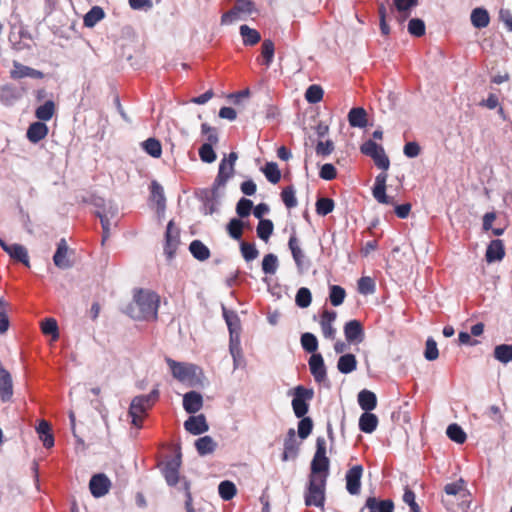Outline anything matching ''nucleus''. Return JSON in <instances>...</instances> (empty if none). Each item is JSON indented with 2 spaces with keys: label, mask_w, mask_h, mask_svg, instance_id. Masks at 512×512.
Listing matches in <instances>:
<instances>
[{
  "label": "nucleus",
  "mask_w": 512,
  "mask_h": 512,
  "mask_svg": "<svg viewBox=\"0 0 512 512\" xmlns=\"http://www.w3.org/2000/svg\"><path fill=\"white\" fill-rule=\"evenodd\" d=\"M160 297L156 292L139 289L128 306V314L138 321H155L158 318Z\"/></svg>",
  "instance_id": "obj_1"
},
{
  "label": "nucleus",
  "mask_w": 512,
  "mask_h": 512,
  "mask_svg": "<svg viewBox=\"0 0 512 512\" xmlns=\"http://www.w3.org/2000/svg\"><path fill=\"white\" fill-rule=\"evenodd\" d=\"M330 460L326 456V441L323 437L316 439V451L311 461L310 477L325 476L327 480L329 475Z\"/></svg>",
  "instance_id": "obj_2"
},
{
  "label": "nucleus",
  "mask_w": 512,
  "mask_h": 512,
  "mask_svg": "<svg viewBox=\"0 0 512 512\" xmlns=\"http://www.w3.org/2000/svg\"><path fill=\"white\" fill-rule=\"evenodd\" d=\"M325 476L310 477L307 484V489L304 495L305 505L323 507L325 503V489H326Z\"/></svg>",
  "instance_id": "obj_3"
},
{
  "label": "nucleus",
  "mask_w": 512,
  "mask_h": 512,
  "mask_svg": "<svg viewBox=\"0 0 512 512\" xmlns=\"http://www.w3.org/2000/svg\"><path fill=\"white\" fill-rule=\"evenodd\" d=\"M201 133L207 135V142L203 143L199 148V157L202 162L211 164L213 163L217 155L213 149V145L219 142V136L216 128L210 126L208 123L201 125Z\"/></svg>",
  "instance_id": "obj_4"
},
{
  "label": "nucleus",
  "mask_w": 512,
  "mask_h": 512,
  "mask_svg": "<svg viewBox=\"0 0 512 512\" xmlns=\"http://www.w3.org/2000/svg\"><path fill=\"white\" fill-rule=\"evenodd\" d=\"M293 399L291 401L294 415L297 418L306 417L305 415L309 411V401L314 397V390L312 388H306L303 385L296 386L293 391Z\"/></svg>",
  "instance_id": "obj_5"
},
{
  "label": "nucleus",
  "mask_w": 512,
  "mask_h": 512,
  "mask_svg": "<svg viewBox=\"0 0 512 512\" xmlns=\"http://www.w3.org/2000/svg\"><path fill=\"white\" fill-rule=\"evenodd\" d=\"M181 464V453H178L173 458L166 461L161 469L167 485L170 487H177L179 491H182V480L187 479L185 476L180 477L179 475Z\"/></svg>",
  "instance_id": "obj_6"
},
{
  "label": "nucleus",
  "mask_w": 512,
  "mask_h": 512,
  "mask_svg": "<svg viewBox=\"0 0 512 512\" xmlns=\"http://www.w3.org/2000/svg\"><path fill=\"white\" fill-rule=\"evenodd\" d=\"M360 151L362 154L372 158L375 165L379 169H382L383 171L389 169L390 160L386 155L384 148L381 145L377 144L375 141L371 139L365 141L360 146Z\"/></svg>",
  "instance_id": "obj_7"
},
{
  "label": "nucleus",
  "mask_w": 512,
  "mask_h": 512,
  "mask_svg": "<svg viewBox=\"0 0 512 512\" xmlns=\"http://www.w3.org/2000/svg\"><path fill=\"white\" fill-rule=\"evenodd\" d=\"M153 402L148 400L145 395L135 396L129 407L128 414L132 419V424L140 428L142 426V419L146 412L153 406Z\"/></svg>",
  "instance_id": "obj_8"
},
{
  "label": "nucleus",
  "mask_w": 512,
  "mask_h": 512,
  "mask_svg": "<svg viewBox=\"0 0 512 512\" xmlns=\"http://www.w3.org/2000/svg\"><path fill=\"white\" fill-rule=\"evenodd\" d=\"M288 247L295 262L299 274L307 272L311 267V261L301 249L299 240L295 233L291 234L288 241Z\"/></svg>",
  "instance_id": "obj_9"
},
{
  "label": "nucleus",
  "mask_w": 512,
  "mask_h": 512,
  "mask_svg": "<svg viewBox=\"0 0 512 512\" xmlns=\"http://www.w3.org/2000/svg\"><path fill=\"white\" fill-rule=\"evenodd\" d=\"M180 244V231L174 226L173 220H170L166 227L164 254L168 260H172Z\"/></svg>",
  "instance_id": "obj_10"
},
{
  "label": "nucleus",
  "mask_w": 512,
  "mask_h": 512,
  "mask_svg": "<svg viewBox=\"0 0 512 512\" xmlns=\"http://www.w3.org/2000/svg\"><path fill=\"white\" fill-rule=\"evenodd\" d=\"M299 446L300 442L296 438V431L293 428L288 429L283 443L282 461L296 459L299 455Z\"/></svg>",
  "instance_id": "obj_11"
},
{
  "label": "nucleus",
  "mask_w": 512,
  "mask_h": 512,
  "mask_svg": "<svg viewBox=\"0 0 512 512\" xmlns=\"http://www.w3.org/2000/svg\"><path fill=\"white\" fill-rule=\"evenodd\" d=\"M111 487L110 479L104 473H98L91 477L89 489L93 497L100 498L105 496Z\"/></svg>",
  "instance_id": "obj_12"
},
{
  "label": "nucleus",
  "mask_w": 512,
  "mask_h": 512,
  "mask_svg": "<svg viewBox=\"0 0 512 512\" xmlns=\"http://www.w3.org/2000/svg\"><path fill=\"white\" fill-rule=\"evenodd\" d=\"M363 474V466L355 465L351 467L345 475L346 489L351 495H358L361 490V478Z\"/></svg>",
  "instance_id": "obj_13"
},
{
  "label": "nucleus",
  "mask_w": 512,
  "mask_h": 512,
  "mask_svg": "<svg viewBox=\"0 0 512 512\" xmlns=\"http://www.w3.org/2000/svg\"><path fill=\"white\" fill-rule=\"evenodd\" d=\"M167 364L171 369V373L173 377L180 381H184L195 375V371L197 370V366L194 364H185L181 362H177L171 358L166 359Z\"/></svg>",
  "instance_id": "obj_14"
},
{
  "label": "nucleus",
  "mask_w": 512,
  "mask_h": 512,
  "mask_svg": "<svg viewBox=\"0 0 512 512\" xmlns=\"http://www.w3.org/2000/svg\"><path fill=\"white\" fill-rule=\"evenodd\" d=\"M343 330L348 343L359 344L364 340L365 333L359 320L353 319L346 322Z\"/></svg>",
  "instance_id": "obj_15"
},
{
  "label": "nucleus",
  "mask_w": 512,
  "mask_h": 512,
  "mask_svg": "<svg viewBox=\"0 0 512 512\" xmlns=\"http://www.w3.org/2000/svg\"><path fill=\"white\" fill-rule=\"evenodd\" d=\"M309 369L317 383L327 380V369L322 355L312 354L308 360Z\"/></svg>",
  "instance_id": "obj_16"
},
{
  "label": "nucleus",
  "mask_w": 512,
  "mask_h": 512,
  "mask_svg": "<svg viewBox=\"0 0 512 512\" xmlns=\"http://www.w3.org/2000/svg\"><path fill=\"white\" fill-rule=\"evenodd\" d=\"M184 428L192 435H201L209 430L204 414L192 415L184 422Z\"/></svg>",
  "instance_id": "obj_17"
},
{
  "label": "nucleus",
  "mask_w": 512,
  "mask_h": 512,
  "mask_svg": "<svg viewBox=\"0 0 512 512\" xmlns=\"http://www.w3.org/2000/svg\"><path fill=\"white\" fill-rule=\"evenodd\" d=\"M10 76L12 79H22L25 77L33 79H42L44 78V73L40 70L34 69L32 67L23 65L17 61H14L13 69L10 71Z\"/></svg>",
  "instance_id": "obj_18"
},
{
  "label": "nucleus",
  "mask_w": 512,
  "mask_h": 512,
  "mask_svg": "<svg viewBox=\"0 0 512 512\" xmlns=\"http://www.w3.org/2000/svg\"><path fill=\"white\" fill-rule=\"evenodd\" d=\"M68 245L64 238L60 239L53 255V262L59 269L65 270L72 267V262L67 257Z\"/></svg>",
  "instance_id": "obj_19"
},
{
  "label": "nucleus",
  "mask_w": 512,
  "mask_h": 512,
  "mask_svg": "<svg viewBox=\"0 0 512 512\" xmlns=\"http://www.w3.org/2000/svg\"><path fill=\"white\" fill-rule=\"evenodd\" d=\"M198 197L200 201L203 203V212L206 215H211L217 211V192L215 189H202Z\"/></svg>",
  "instance_id": "obj_20"
},
{
  "label": "nucleus",
  "mask_w": 512,
  "mask_h": 512,
  "mask_svg": "<svg viewBox=\"0 0 512 512\" xmlns=\"http://www.w3.org/2000/svg\"><path fill=\"white\" fill-rule=\"evenodd\" d=\"M203 407V397L197 391H189L183 396V408L189 414H195Z\"/></svg>",
  "instance_id": "obj_21"
},
{
  "label": "nucleus",
  "mask_w": 512,
  "mask_h": 512,
  "mask_svg": "<svg viewBox=\"0 0 512 512\" xmlns=\"http://www.w3.org/2000/svg\"><path fill=\"white\" fill-rule=\"evenodd\" d=\"M505 256L504 243L500 239H494L490 241L487 246L485 259L487 263H494L501 261Z\"/></svg>",
  "instance_id": "obj_22"
},
{
  "label": "nucleus",
  "mask_w": 512,
  "mask_h": 512,
  "mask_svg": "<svg viewBox=\"0 0 512 512\" xmlns=\"http://www.w3.org/2000/svg\"><path fill=\"white\" fill-rule=\"evenodd\" d=\"M223 309V318L227 324L230 338L240 337L241 322L238 314L235 311L228 310L225 307Z\"/></svg>",
  "instance_id": "obj_23"
},
{
  "label": "nucleus",
  "mask_w": 512,
  "mask_h": 512,
  "mask_svg": "<svg viewBox=\"0 0 512 512\" xmlns=\"http://www.w3.org/2000/svg\"><path fill=\"white\" fill-rule=\"evenodd\" d=\"M48 134V127L44 122L37 121L32 124L27 129V138L32 143H38L42 139H44Z\"/></svg>",
  "instance_id": "obj_24"
},
{
  "label": "nucleus",
  "mask_w": 512,
  "mask_h": 512,
  "mask_svg": "<svg viewBox=\"0 0 512 512\" xmlns=\"http://www.w3.org/2000/svg\"><path fill=\"white\" fill-rule=\"evenodd\" d=\"M5 252L15 261L22 263L26 267H30L27 249L17 243L10 244Z\"/></svg>",
  "instance_id": "obj_25"
},
{
  "label": "nucleus",
  "mask_w": 512,
  "mask_h": 512,
  "mask_svg": "<svg viewBox=\"0 0 512 512\" xmlns=\"http://www.w3.org/2000/svg\"><path fill=\"white\" fill-rule=\"evenodd\" d=\"M365 506L369 512H394V503L390 499L377 500L375 497H369Z\"/></svg>",
  "instance_id": "obj_26"
},
{
  "label": "nucleus",
  "mask_w": 512,
  "mask_h": 512,
  "mask_svg": "<svg viewBox=\"0 0 512 512\" xmlns=\"http://www.w3.org/2000/svg\"><path fill=\"white\" fill-rule=\"evenodd\" d=\"M358 404L364 412H370L377 406L376 394L370 390L363 389L358 394Z\"/></svg>",
  "instance_id": "obj_27"
},
{
  "label": "nucleus",
  "mask_w": 512,
  "mask_h": 512,
  "mask_svg": "<svg viewBox=\"0 0 512 512\" xmlns=\"http://www.w3.org/2000/svg\"><path fill=\"white\" fill-rule=\"evenodd\" d=\"M348 122L351 127L364 128L367 126V113L362 107H354L348 113Z\"/></svg>",
  "instance_id": "obj_28"
},
{
  "label": "nucleus",
  "mask_w": 512,
  "mask_h": 512,
  "mask_svg": "<svg viewBox=\"0 0 512 512\" xmlns=\"http://www.w3.org/2000/svg\"><path fill=\"white\" fill-rule=\"evenodd\" d=\"M20 97L18 89L11 84H6L0 89V102L5 106L13 105Z\"/></svg>",
  "instance_id": "obj_29"
},
{
  "label": "nucleus",
  "mask_w": 512,
  "mask_h": 512,
  "mask_svg": "<svg viewBox=\"0 0 512 512\" xmlns=\"http://www.w3.org/2000/svg\"><path fill=\"white\" fill-rule=\"evenodd\" d=\"M195 448L200 456H206L216 450L217 443L211 436L206 435L195 441Z\"/></svg>",
  "instance_id": "obj_30"
},
{
  "label": "nucleus",
  "mask_w": 512,
  "mask_h": 512,
  "mask_svg": "<svg viewBox=\"0 0 512 512\" xmlns=\"http://www.w3.org/2000/svg\"><path fill=\"white\" fill-rule=\"evenodd\" d=\"M36 431L45 448H51L54 446V437L51 432V426L47 421H40L36 427Z\"/></svg>",
  "instance_id": "obj_31"
},
{
  "label": "nucleus",
  "mask_w": 512,
  "mask_h": 512,
  "mask_svg": "<svg viewBox=\"0 0 512 512\" xmlns=\"http://www.w3.org/2000/svg\"><path fill=\"white\" fill-rule=\"evenodd\" d=\"M357 359L354 354L346 353L341 355L337 362V369L342 374H349L356 370Z\"/></svg>",
  "instance_id": "obj_32"
},
{
  "label": "nucleus",
  "mask_w": 512,
  "mask_h": 512,
  "mask_svg": "<svg viewBox=\"0 0 512 512\" xmlns=\"http://www.w3.org/2000/svg\"><path fill=\"white\" fill-rule=\"evenodd\" d=\"M471 23L477 29L485 28L489 25L490 17L486 9L478 7L471 12Z\"/></svg>",
  "instance_id": "obj_33"
},
{
  "label": "nucleus",
  "mask_w": 512,
  "mask_h": 512,
  "mask_svg": "<svg viewBox=\"0 0 512 512\" xmlns=\"http://www.w3.org/2000/svg\"><path fill=\"white\" fill-rule=\"evenodd\" d=\"M378 418L375 414L364 412L359 418V429L364 433H372L376 430Z\"/></svg>",
  "instance_id": "obj_34"
},
{
  "label": "nucleus",
  "mask_w": 512,
  "mask_h": 512,
  "mask_svg": "<svg viewBox=\"0 0 512 512\" xmlns=\"http://www.w3.org/2000/svg\"><path fill=\"white\" fill-rule=\"evenodd\" d=\"M239 32L245 46H253L261 40L260 33L246 24L240 26Z\"/></svg>",
  "instance_id": "obj_35"
},
{
  "label": "nucleus",
  "mask_w": 512,
  "mask_h": 512,
  "mask_svg": "<svg viewBox=\"0 0 512 512\" xmlns=\"http://www.w3.org/2000/svg\"><path fill=\"white\" fill-rule=\"evenodd\" d=\"M105 17V12L100 6H93L83 18V24L87 28L94 27Z\"/></svg>",
  "instance_id": "obj_36"
},
{
  "label": "nucleus",
  "mask_w": 512,
  "mask_h": 512,
  "mask_svg": "<svg viewBox=\"0 0 512 512\" xmlns=\"http://www.w3.org/2000/svg\"><path fill=\"white\" fill-rule=\"evenodd\" d=\"M189 251L199 261H205L210 257L209 248L200 240H193L189 245Z\"/></svg>",
  "instance_id": "obj_37"
},
{
  "label": "nucleus",
  "mask_w": 512,
  "mask_h": 512,
  "mask_svg": "<svg viewBox=\"0 0 512 512\" xmlns=\"http://www.w3.org/2000/svg\"><path fill=\"white\" fill-rule=\"evenodd\" d=\"M245 222L240 218H231L226 225V231L233 240H241Z\"/></svg>",
  "instance_id": "obj_38"
},
{
  "label": "nucleus",
  "mask_w": 512,
  "mask_h": 512,
  "mask_svg": "<svg viewBox=\"0 0 512 512\" xmlns=\"http://www.w3.org/2000/svg\"><path fill=\"white\" fill-rule=\"evenodd\" d=\"M150 192L151 197L156 202L157 209L159 211H164L166 208V198L163 187L156 180H153L150 185Z\"/></svg>",
  "instance_id": "obj_39"
},
{
  "label": "nucleus",
  "mask_w": 512,
  "mask_h": 512,
  "mask_svg": "<svg viewBox=\"0 0 512 512\" xmlns=\"http://www.w3.org/2000/svg\"><path fill=\"white\" fill-rule=\"evenodd\" d=\"M233 175V172L226 170V159H222L219 164L218 174L214 180L213 186L211 189H215V192H217V189L220 186H225L229 178H231Z\"/></svg>",
  "instance_id": "obj_40"
},
{
  "label": "nucleus",
  "mask_w": 512,
  "mask_h": 512,
  "mask_svg": "<svg viewBox=\"0 0 512 512\" xmlns=\"http://www.w3.org/2000/svg\"><path fill=\"white\" fill-rule=\"evenodd\" d=\"M261 171L264 173L267 180L272 184H277L281 179V171L276 162H267Z\"/></svg>",
  "instance_id": "obj_41"
},
{
  "label": "nucleus",
  "mask_w": 512,
  "mask_h": 512,
  "mask_svg": "<svg viewBox=\"0 0 512 512\" xmlns=\"http://www.w3.org/2000/svg\"><path fill=\"white\" fill-rule=\"evenodd\" d=\"M55 112V104L52 100L46 101L44 104L37 107L35 116L41 122L49 121Z\"/></svg>",
  "instance_id": "obj_42"
},
{
  "label": "nucleus",
  "mask_w": 512,
  "mask_h": 512,
  "mask_svg": "<svg viewBox=\"0 0 512 512\" xmlns=\"http://www.w3.org/2000/svg\"><path fill=\"white\" fill-rule=\"evenodd\" d=\"M300 343L305 352L317 354L316 351L318 349V339L313 333H303L300 338Z\"/></svg>",
  "instance_id": "obj_43"
},
{
  "label": "nucleus",
  "mask_w": 512,
  "mask_h": 512,
  "mask_svg": "<svg viewBox=\"0 0 512 512\" xmlns=\"http://www.w3.org/2000/svg\"><path fill=\"white\" fill-rule=\"evenodd\" d=\"M494 358L503 364L512 361V344H500L494 348Z\"/></svg>",
  "instance_id": "obj_44"
},
{
  "label": "nucleus",
  "mask_w": 512,
  "mask_h": 512,
  "mask_svg": "<svg viewBox=\"0 0 512 512\" xmlns=\"http://www.w3.org/2000/svg\"><path fill=\"white\" fill-rule=\"evenodd\" d=\"M262 271L266 275H273L276 273L278 266H279V260L277 255L273 253H268L263 257L262 260Z\"/></svg>",
  "instance_id": "obj_45"
},
{
  "label": "nucleus",
  "mask_w": 512,
  "mask_h": 512,
  "mask_svg": "<svg viewBox=\"0 0 512 512\" xmlns=\"http://www.w3.org/2000/svg\"><path fill=\"white\" fill-rule=\"evenodd\" d=\"M229 351L233 359V367L234 369H237L240 365V361L243 360L242 349L240 346V337L230 338Z\"/></svg>",
  "instance_id": "obj_46"
},
{
  "label": "nucleus",
  "mask_w": 512,
  "mask_h": 512,
  "mask_svg": "<svg viewBox=\"0 0 512 512\" xmlns=\"http://www.w3.org/2000/svg\"><path fill=\"white\" fill-rule=\"evenodd\" d=\"M144 151L153 158H159L162 154V146L156 138H148L142 142Z\"/></svg>",
  "instance_id": "obj_47"
},
{
  "label": "nucleus",
  "mask_w": 512,
  "mask_h": 512,
  "mask_svg": "<svg viewBox=\"0 0 512 512\" xmlns=\"http://www.w3.org/2000/svg\"><path fill=\"white\" fill-rule=\"evenodd\" d=\"M446 434L450 440L457 444H463L467 438L464 430L456 423L450 424L447 427Z\"/></svg>",
  "instance_id": "obj_48"
},
{
  "label": "nucleus",
  "mask_w": 512,
  "mask_h": 512,
  "mask_svg": "<svg viewBox=\"0 0 512 512\" xmlns=\"http://www.w3.org/2000/svg\"><path fill=\"white\" fill-rule=\"evenodd\" d=\"M236 492V486L232 481L224 480L218 485L219 496L225 501L231 500L236 495Z\"/></svg>",
  "instance_id": "obj_49"
},
{
  "label": "nucleus",
  "mask_w": 512,
  "mask_h": 512,
  "mask_svg": "<svg viewBox=\"0 0 512 512\" xmlns=\"http://www.w3.org/2000/svg\"><path fill=\"white\" fill-rule=\"evenodd\" d=\"M274 230L273 222L270 219H261L258 223L256 232L257 236L263 240L268 241Z\"/></svg>",
  "instance_id": "obj_50"
},
{
  "label": "nucleus",
  "mask_w": 512,
  "mask_h": 512,
  "mask_svg": "<svg viewBox=\"0 0 512 512\" xmlns=\"http://www.w3.org/2000/svg\"><path fill=\"white\" fill-rule=\"evenodd\" d=\"M316 213L320 216H326L334 210V200L328 197H319L315 204Z\"/></svg>",
  "instance_id": "obj_51"
},
{
  "label": "nucleus",
  "mask_w": 512,
  "mask_h": 512,
  "mask_svg": "<svg viewBox=\"0 0 512 512\" xmlns=\"http://www.w3.org/2000/svg\"><path fill=\"white\" fill-rule=\"evenodd\" d=\"M274 43L271 39H265L262 42L261 54L263 57V64L268 68L273 62L274 58Z\"/></svg>",
  "instance_id": "obj_52"
},
{
  "label": "nucleus",
  "mask_w": 512,
  "mask_h": 512,
  "mask_svg": "<svg viewBox=\"0 0 512 512\" xmlns=\"http://www.w3.org/2000/svg\"><path fill=\"white\" fill-rule=\"evenodd\" d=\"M357 289L362 295H371L376 290L375 281L369 276H362L357 281Z\"/></svg>",
  "instance_id": "obj_53"
},
{
  "label": "nucleus",
  "mask_w": 512,
  "mask_h": 512,
  "mask_svg": "<svg viewBox=\"0 0 512 512\" xmlns=\"http://www.w3.org/2000/svg\"><path fill=\"white\" fill-rule=\"evenodd\" d=\"M324 91L320 85H310L305 92V99L310 104H316L323 98Z\"/></svg>",
  "instance_id": "obj_54"
},
{
  "label": "nucleus",
  "mask_w": 512,
  "mask_h": 512,
  "mask_svg": "<svg viewBox=\"0 0 512 512\" xmlns=\"http://www.w3.org/2000/svg\"><path fill=\"white\" fill-rule=\"evenodd\" d=\"M407 30L414 37H422L425 35V22L420 18H412L408 22Z\"/></svg>",
  "instance_id": "obj_55"
},
{
  "label": "nucleus",
  "mask_w": 512,
  "mask_h": 512,
  "mask_svg": "<svg viewBox=\"0 0 512 512\" xmlns=\"http://www.w3.org/2000/svg\"><path fill=\"white\" fill-rule=\"evenodd\" d=\"M346 297V291L339 285H332L329 288V299L333 306H340Z\"/></svg>",
  "instance_id": "obj_56"
},
{
  "label": "nucleus",
  "mask_w": 512,
  "mask_h": 512,
  "mask_svg": "<svg viewBox=\"0 0 512 512\" xmlns=\"http://www.w3.org/2000/svg\"><path fill=\"white\" fill-rule=\"evenodd\" d=\"M241 255L246 262L253 261L259 255V251L254 243L240 242Z\"/></svg>",
  "instance_id": "obj_57"
},
{
  "label": "nucleus",
  "mask_w": 512,
  "mask_h": 512,
  "mask_svg": "<svg viewBox=\"0 0 512 512\" xmlns=\"http://www.w3.org/2000/svg\"><path fill=\"white\" fill-rule=\"evenodd\" d=\"M312 302L311 291L307 287H301L298 289L295 296V303L300 308H307Z\"/></svg>",
  "instance_id": "obj_58"
},
{
  "label": "nucleus",
  "mask_w": 512,
  "mask_h": 512,
  "mask_svg": "<svg viewBox=\"0 0 512 512\" xmlns=\"http://www.w3.org/2000/svg\"><path fill=\"white\" fill-rule=\"evenodd\" d=\"M281 199L289 209L295 208L298 204L295 196V189L292 185L285 187L281 192Z\"/></svg>",
  "instance_id": "obj_59"
},
{
  "label": "nucleus",
  "mask_w": 512,
  "mask_h": 512,
  "mask_svg": "<svg viewBox=\"0 0 512 512\" xmlns=\"http://www.w3.org/2000/svg\"><path fill=\"white\" fill-rule=\"evenodd\" d=\"M298 422V436L300 439H306L313 430V421L310 417L299 418Z\"/></svg>",
  "instance_id": "obj_60"
},
{
  "label": "nucleus",
  "mask_w": 512,
  "mask_h": 512,
  "mask_svg": "<svg viewBox=\"0 0 512 512\" xmlns=\"http://www.w3.org/2000/svg\"><path fill=\"white\" fill-rule=\"evenodd\" d=\"M439 351L437 343L433 337H428L425 344L424 358L427 361H434L438 358Z\"/></svg>",
  "instance_id": "obj_61"
},
{
  "label": "nucleus",
  "mask_w": 512,
  "mask_h": 512,
  "mask_svg": "<svg viewBox=\"0 0 512 512\" xmlns=\"http://www.w3.org/2000/svg\"><path fill=\"white\" fill-rule=\"evenodd\" d=\"M43 334L50 335L53 339L59 337V330L57 321L54 318H46L41 325Z\"/></svg>",
  "instance_id": "obj_62"
},
{
  "label": "nucleus",
  "mask_w": 512,
  "mask_h": 512,
  "mask_svg": "<svg viewBox=\"0 0 512 512\" xmlns=\"http://www.w3.org/2000/svg\"><path fill=\"white\" fill-rule=\"evenodd\" d=\"M253 202L250 199L242 197L236 204V213L238 217L245 218L251 214Z\"/></svg>",
  "instance_id": "obj_63"
},
{
  "label": "nucleus",
  "mask_w": 512,
  "mask_h": 512,
  "mask_svg": "<svg viewBox=\"0 0 512 512\" xmlns=\"http://www.w3.org/2000/svg\"><path fill=\"white\" fill-rule=\"evenodd\" d=\"M191 482L188 479L182 480V492L185 495V509L186 512H196V510L193 507V498L191 494Z\"/></svg>",
  "instance_id": "obj_64"
}]
</instances>
